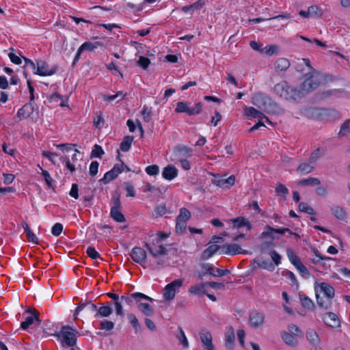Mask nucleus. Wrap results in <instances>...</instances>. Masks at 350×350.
<instances>
[{
  "label": "nucleus",
  "mask_w": 350,
  "mask_h": 350,
  "mask_svg": "<svg viewBox=\"0 0 350 350\" xmlns=\"http://www.w3.org/2000/svg\"><path fill=\"white\" fill-rule=\"evenodd\" d=\"M112 206L111 208L110 215L117 222H124L126 219L124 215L121 213V202L120 196H113L111 198Z\"/></svg>",
  "instance_id": "3"
},
{
  "label": "nucleus",
  "mask_w": 350,
  "mask_h": 350,
  "mask_svg": "<svg viewBox=\"0 0 350 350\" xmlns=\"http://www.w3.org/2000/svg\"><path fill=\"white\" fill-rule=\"evenodd\" d=\"M38 314L36 312V310H34V314L33 315H31V316H28L25 318V320L21 323V327L23 329H27L29 325H31V324H33L34 320L37 321L38 322H40L39 318H38Z\"/></svg>",
  "instance_id": "29"
},
{
  "label": "nucleus",
  "mask_w": 350,
  "mask_h": 350,
  "mask_svg": "<svg viewBox=\"0 0 350 350\" xmlns=\"http://www.w3.org/2000/svg\"><path fill=\"white\" fill-rule=\"evenodd\" d=\"M331 212L338 219L345 220L347 218L345 211L340 206H334L331 207Z\"/></svg>",
  "instance_id": "30"
},
{
  "label": "nucleus",
  "mask_w": 350,
  "mask_h": 350,
  "mask_svg": "<svg viewBox=\"0 0 350 350\" xmlns=\"http://www.w3.org/2000/svg\"><path fill=\"white\" fill-rule=\"evenodd\" d=\"M203 4H204V0H198V1H196V3H194L191 5L183 6L182 8V10L184 12H193L195 10L201 9Z\"/></svg>",
  "instance_id": "37"
},
{
  "label": "nucleus",
  "mask_w": 350,
  "mask_h": 350,
  "mask_svg": "<svg viewBox=\"0 0 350 350\" xmlns=\"http://www.w3.org/2000/svg\"><path fill=\"white\" fill-rule=\"evenodd\" d=\"M309 14L311 17L313 18H321L323 15V10L317 5H313L308 8Z\"/></svg>",
  "instance_id": "39"
},
{
  "label": "nucleus",
  "mask_w": 350,
  "mask_h": 350,
  "mask_svg": "<svg viewBox=\"0 0 350 350\" xmlns=\"http://www.w3.org/2000/svg\"><path fill=\"white\" fill-rule=\"evenodd\" d=\"M273 233H274V228L267 225L265 227V230H264L261 233L260 237L261 238L269 237L271 239H275V237L273 236Z\"/></svg>",
  "instance_id": "51"
},
{
  "label": "nucleus",
  "mask_w": 350,
  "mask_h": 350,
  "mask_svg": "<svg viewBox=\"0 0 350 350\" xmlns=\"http://www.w3.org/2000/svg\"><path fill=\"white\" fill-rule=\"evenodd\" d=\"M36 65L37 68L36 71H34V74L36 75L40 76H51L55 72V70L51 69L48 64L43 60H37Z\"/></svg>",
  "instance_id": "11"
},
{
  "label": "nucleus",
  "mask_w": 350,
  "mask_h": 350,
  "mask_svg": "<svg viewBox=\"0 0 350 350\" xmlns=\"http://www.w3.org/2000/svg\"><path fill=\"white\" fill-rule=\"evenodd\" d=\"M245 114L247 117L258 118L259 120H261L262 117H265V114L252 107H249L245 109Z\"/></svg>",
  "instance_id": "33"
},
{
  "label": "nucleus",
  "mask_w": 350,
  "mask_h": 350,
  "mask_svg": "<svg viewBox=\"0 0 350 350\" xmlns=\"http://www.w3.org/2000/svg\"><path fill=\"white\" fill-rule=\"evenodd\" d=\"M124 168H126L127 171L130 170V169L126 165H125L123 162H121V163L116 164L111 170L118 176V174H120Z\"/></svg>",
  "instance_id": "59"
},
{
  "label": "nucleus",
  "mask_w": 350,
  "mask_h": 350,
  "mask_svg": "<svg viewBox=\"0 0 350 350\" xmlns=\"http://www.w3.org/2000/svg\"><path fill=\"white\" fill-rule=\"evenodd\" d=\"M314 163H310L308 161V163L304 162L300 163L297 169V172L301 174H309L314 170Z\"/></svg>",
  "instance_id": "25"
},
{
  "label": "nucleus",
  "mask_w": 350,
  "mask_h": 350,
  "mask_svg": "<svg viewBox=\"0 0 350 350\" xmlns=\"http://www.w3.org/2000/svg\"><path fill=\"white\" fill-rule=\"evenodd\" d=\"M252 100L255 106L266 112H269L271 105V100L269 97L261 93H257L252 96Z\"/></svg>",
  "instance_id": "5"
},
{
  "label": "nucleus",
  "mask_w": 350,
  "mask_h": 350,
  "mask_svg": "<svg viewBox=\"0 0 350 350\" xmlns=\"http://www.w3.org/2000/svg\"><path fill=\"white\" fill-rule=\"evenodd\" d=\"M202 111V103H198L195 107H191L189 103L178 102L176 104L175 111L176 113H186L189 116L198 115Z\"/></svg>",
  "instance_id": "2"
},
{
  "label": "nucleus",
  "mask_w": 350,
  "mask_h": 350,
  "mask_svg": "<svg viewBox=\"0 0 350 350\" xmlns=\"http://www.w3.org/2000/svg\"><path fill=\"white\" fill-rule=\"evenodd\" d=\"M314 254L315 255V258H312V262L314 264H317L320 262L321 260H332L333 258L331 257L324 256H323L317 250H314Z\"/></svg>",
  "instance_id": "55"
},
{
  "label": "nucleus",
  "mask_w": 350,
  "mask_h": 350,
  "mask_svg": "<svg viewBox=\"0 0 350 350\" xmlns=\"http://www.w3.org/2000/svg\"><path fill=\"white\" fill-rule=\"evenodd\" d=\"M269 255L276 266L281 263V256L275 250L271 251Z\"/></svg>",
  "instance_id": "60"
},
{
  "label": "nucleus",
  "mask_w": 350,
  "mask_h": 350,
  "mask_svg": "<svg viewBox=\"0 0 350 350\" xmlns=\"http://www.w3.org/2000/svg\"><path fill=\"white\" fill-rule=\"evenodd\" d=\"M63 230V226L60 223H56L54 224V226L52 227L51 229V233L55 236H59Z\"/></svg>",
  "instance_id": "62"
},
{
  "label": "nucleus",
  "mask_w": 350,
  "mask_h": 350,
  "mask_svg": "<svg viewBox=\"0 0 350 350\" xmlns=\"http://www.w3.org/2000/svg\"><path fill=\"white\" fill-rule=\"evenodd\" d=\"M70 329L69 326H63L58 336L62 338L63 343L73 347L76 344L77 338L75 332Z\"/></svg>",
  "instance_id": "6"
},
{
  "label": "nucleus",
  "mask_w": 350,
  "mask_h": 350,
  "mask_svg": "<svg viewBox=\"0 0 350 350\" xmlns=\"http://www.w3.org/2000/svg\"><path fill=\"white\" fill-rule=\"evenodd\" d=\"M298 208H299V210L301 212L306 213L310 214V215H314V209L311 206H309L305 202H300L299 204Z\"/></svg>",
  "instance_id": "53"
},
{
  "label": "nucleus",
  "mask_w": 350,
  "mask_h": 350,
  "mask_svg": "<svg viewBox=\"0 0 350 350\" xmlns=\"http://www.w3.org/2000/svg\"><path fill=\"white\" fill-rule=\"evenodd\" d=\"M38 167L40 168V170L42 171V176L44 178V180H45L46 185H48V187H52L53 179L50 175V174L48 172V171L43 170L40 165H38Z\"/></svg>",
  "instance_id": "58"
},
{
  "label": "nucleus",
  "mask_w": 350,
  "mask_h": 350,
  "mask_svg": "<svg viewBox=\"0 0 350 350\" xmlns=\"http://www.w3.org/2000/svg\"><path fill=\"white\" fill-rule=\"evenodd\" d=\"M324 323L332 327L337 328L340 326V322L337 315L334 312H327L323 317Z\"/></svg>",
  "instance_id": "14"
},
{
  "label": "nucleus",
  "mask_w": 350,
  "mask_h": 350,
  "mask_svg": "<svg viewBox=\"0 0 350 350\" xmlns=\"http://www.w3.org/2000/svg\"><path fill=\"white\" fill-rule=\"evenodd\" d=\"M127 318L129 321L130 324L133 327L135 332L137 333L140 331V325L139 323L138 319L135 317V315L133 313H129L127 314Z\"/></svg>",
  "instance_id": "40"
},
{
  "label": "nucleus",
  "mask_w": 350,
  "mask_h": 350,
  "mask_svg": "<svg viewBox=\"0 0 350 350\" xmlns=\"http://www.w3.org/2000/svg\"><path fill=\"white\" fill-rule=\"evenodd\" d=\"M290 65L288 59L284 57L278 58L274 63V67L277 72L286 71Z\"/></svg>",
  "instance_id": "21"
},
{
  "label": "nucleus",
  "mask_w": 350,
  "mask_h": 350,
  "mask_svg": "<svg viewBox=\"0 0 350 350\" xmlns=\"http://www.w3.org/2000/svg\"><path fill=\"white\" fill-rule=\"evenodd\" d=\"M191 218V213L185 208H181L180 209L179 215L177 216L176 219L180 221H184L187 222Z\"/></svg>",
  "instance_id": "43"
},
{
  "label": "nucleus",
  "mask_w": 350,
  "mask_h": 350,
  "mask_svg": "<svg viewBox=\"0 0 350 350\" xmlns=\"http://www.w3.org/2000/svg\"><path fill=\"white\" fill-rule=\"evenodd\" d=\"M315 293H320L325 297L332 300V299L334 297L335 291L334 288L329 284L321 282L315 286Z\"/></svg>",
  "instance_id": "8"
},
{
  "label": "nucleus",
  "mask_w": 350,
  "mask_h": 350,
  "mask_svg": "<svg viewBox=\"0 0 350 350\" xmlns=\"http://www.w3.org/2000/svg\"><path fill=\"white\" fill-rule=\"evenodd\" d=\"M150 63V59L148 57L144 56H140L137 62L138 65L144 69H146L148 67Z\"/></svg>",
  "instance_id": "64"
},
{
  "label": "nucleus",
  "mask_w": 350,
  "mask_h": 350,
  "mask_svg": "<svg viewBox=\"0 0 350 350\" xmlns=\"http://www.w3.org/2000/svg\"><path fill=\"white\" fill-rule=\"evenodd\" d=\"M219 250H221V246L217 245H211L204 250L202 254V258L204 260L208 259Z\"/></svg>",
  "instance_id": "28"
},
{
  "label": "nucleus",
  "mask_w": 350,
  "mask_h": 350,
  "mask_svg": "<svg viewBox=\"0 0 350 350\" xmlns=\"http://www.w3.org/2000/svg\"><path fill=\"white\" fill-rule=\"evenodd\" d=\"M145 246L150 254L154 258H158L160 256H165L167 254V249L162 245H160L158 247H152L150 244L146 243H145Z\"/></svg>",
  "instance_id": "15"
},
{
  "label": "nucleus",
  "mask_w": 350,
  "mask_h": 350,
  "mask_svg": "<svg viewBox=\"0 0 350 350\" xmlns=\"http://www.w3.org/2000/svg\"><path fill=\"white\" fill-rule=\"evenodd\" d=\"M131 257L135 262L143 265L146 261V252L139 247H135L133 248L131 254Z\"/></svg>",
  "instance_id": "12"
},
{
  "label": "nucleus",
  "mask_w": 350,
  "mask_h": 350,
  "mask_svg": "<svg viewBox=\"0 0 350 350\" xmlns=\"http://www.w3.org/2000/svg\"><path fill=\"white\" fill-rule=\"evenodd\" d=\"M298 185L299 186H307V185H319L321 184V181L317 178H308L306 179L301 180L298 182Z\"/></svg>",
  "instance_id": "41"
},
{
  "label": "nucleus",
  "mask_w": 350,
  "mask_h": 350,
  "mask_svg": "<svg viewBox=\"0 0 350 350\" xmlns=\"http://www.w3.org/2000/svg\"><path fill=\"white\" fill-rule=\"evenodd\" d=\"M121 299L122 302L124 301L126 304L130 306L133 305L134 301L135 302L136 304L141 301H148L150 302L154 301V299L142 293H134L131 295H122Z\"/></svg>",
  "instance_id": "7"
},
{
  "label": "nucleus",
  "mask_w": 350,
  "mask_h": 350,
  "mask_svg": "<svg viewBox=\"0 0 350 350\" xmlns=\"http://www.w3.org/2000/svg\"><path fill=\"white\" fill-rule=\"evenodd\" d=\"M86 253L92 259H96L100 258L99 253L93 247H88L86 250Z\"/></svg>",
  "instance_id": "63"
},
{
  "label": "nucleus",
  "mask_w": 350,
  "mask_h": 350,
  "mask_svg": "<svg viewBox=\"0 0 350 350\" xmlns=\"http://www.w3.org/2000/svg\"><path fill=\"white\" fill-rule=\"evenodd\" d=\"M111 306H114L116 309V313L117 315L123 317L124 316V311L122 308V301L121 299H120L118 301L111 302Z\"/></svg>",
  "instance_id": "48"
},
{
  "label": "nucleus",
  "mask_w": 350,
  "mask_h": 350,
  "mask_svg": "<svg viewBox=\"0 0 350 350\" xmlns=\"http://www.w3.org/2000/svg\"><path fill=\"white\" fill-rule=\"evenodd\" d=\"M104 154V151L101 146L99 145H94L93 150L91 152V158H101Z\"/></svg>",
  "instance_id": "46"
},
{
  "label": "nucleus",
  "mask_w": 350,
  "mask_h": 350,
  "mask_svg": "<svg viewBox=\"0 0 350 350\" xmlns=\"http://www.w3.org/2000/svg\"><path fill=\"white\" fill-rule=\"evenodd\" d=\"M142 116L146 122H149L151 119V110L146 105L143 107Z\"/></svg>",
  "instance_id": "61"
},
{
  "label": "nucleus",
  "mask_w": 350,
  "mask_h": 350,
  "mask_svg": "<svg viewBox=\"0 0 350 350\" xmlns=\"http://www.w3.org/2000/svg\"><path fill=\"white\" fill-rule=\"evenodd\" d=\"M234 227L239 228L241 227L245 226L247 230H250L252 228L251 224L244 217H239L232 220Z\"/></svg>",
  "instance_id": "34"
},
{
  "label": "nucleus",
  "mask_w": 350,
  "mask_h": 350,
  "mask_svg": "<svg viewBox=\"0 0 350 350\" xmlns=\"http://www.w3.org/2000/svg\"><path fill=\"white\" fill-rule=\"evenodd\" d=\"M316 293L317 303L319 307L327 309L330 307L332 304V300L329 299L325 297L323 295L320 293Z\"/></svg>",
  "instance_id": "27"
},
{
  "label": "nucleus",
  "mask_w": 350,
  "mask_h": 350,
  "mask_svg": "<svg viewBox=\"0 0 350 350\" xmlns=\"http://www.w3.org/2000/svg\"><path fill=\"white\" fill-rule=\"evenodd\" d=\"M33 108L31 103L25 105L23 107L18 109L17 115L20 117L27 118L33 112Z\"/></svg>",
  "instance_id": "36"
},
{
  "label": "nucleus",
  "mask_w": 350,
  "mask_h": 350,
  "mask_svg": "<svg viewBox=\"0 0 350 350\" xmlns=\"http://www.w3.org/2000/svg\"><path fill=\"white\" fill-rule=\"evenodd\" d=\"M299 299L301 303V305L303 307L307 308V309H312L314 308V303L313 301L306 295H300Z\"/></svg>",
  "instance_id": "42"
},
{
  "label": "nucleus",
  "mask_w": 350,
  "mask_h": 350,
  "mask_svg": "<svg viewBox=\"0 0 350 350\" xmlns=\"http://www.w3.org/2000/svg\"><path fill=\"white\" fill-rule=\"evenodd\" d=\"M258 266L261 269H266L269 271H273L275 269V267L273 263L269 260H262L259 262H258Z\"/></svg>",
  "instance_id": "50"
},
{
  "label": "nucleus",
  "mask_w": 350,
  "mask_h": 350,
  "mask_svg": "<svg viewBox=\"0 0 350 350\" xmlns=\"http://www.w3.org/2000/svg\"><path fill=\"white\" fill-rule=\"evenodd\" d=\"M287 329H288L287 332L291 333L292 335L295 336V337L302 336L301 330L296 325L290 324L288 326Z\"/></svg>",
  "instance_id": "49"
},
{
  "label": "nucleus",
  "mask_w": 350,
  "mask_h": 350,
  "mask_svg": "<svg viewBox=\"0 0 350 350\" xmlns=\"http://www.w3.org/2000/svg\"><path fill=\"white\" fill-rule=\"evenodd\" d=\"M235 183V176L234 175H231L228 178H219L218 179H215L213 180V183L218 187H230L232 186Z\"/></svg>",
  "instance_id": "16"
},
{
  "label": "nucleus",
  "mask_w": 350,
  "mask_h": 350,
  "mask_svg": "<svg viewBox=\"0 0 350 350\" xmlns=\"http://www.w3.org/2000/svg\"><path fill=\"white\" fill-rule=\"evenodd\" d=\"M303 63L309 68L310 72L305 75L306 79L300 86V90L291 88L286 81H282L275 85V93L286 100L300 99L306 94L315 90L320 84V74L310 64L308 59H302Z\"/></svg>",
  "instance_id": "1"
},
{
  "label": "nucleus",
  "mask_w": 350,
  "mask_h": 350,
  "mask_svg": "<svg viewBox=\"0 0 350 350\" xmlns=\"http://www.w3.org/2000/svg\"><path fill=\"white\" fill-rule=\"evenodd\" d=\"M176 157L180 159H186L192 154V150L184 146H177L175 148Z\"/></svg>",
  "instance_id": "19"
},
{
  "label": "nucleus",
  "mask_w": 350,
  "mask_h": 350,
  "mask_svg": "<svg viewBox=\"0 0 350 350\" xmlns=\"http://www.w3.org/2000/svg\"><path fill=\"white\" fill-rule=\"evenodd\" d=\"M202 269L205 271V273L211 275L214 277H221L230 273L228 269H221L214 267L213 264L204 263L202 265Z\"/></svg>",
  "instance_id": "9"
},
{
  "label": "nucleus",
  "mask_w": 350,
  "mask_h": 350,
  "mask_svg": "<svg viewBox=\"0 0 350 350\" xmlns=\"http://www.w3.org/2000/svg\"><path fill=\"white\" fill-rule=\"evenodd\" d=\"M286 232H288V237H293L295 239H298L299 237V235L297 233L291 232L287 228H278V229L274 228V233H278V234H284Z\"/></svg>",
  "instance_id": "54"
},
{
  "label": "nucleus",
  "mask_w": 350,
  "mask_h": 350,
  "mask_svg": "<svg viewBox=\"0 0 350 350\" xmlns=\"http://www.w3.org/2000/svg\"><path fill=\"white\" fill-rule=\"evenodd\" d=\"M234 332L232 327L225 334V342L228 348H232L234 341Z\"/></svg>",
  "instance_id": "35"
},
{
  "label": "nucleus",
  "mask_w": 350,
  "mask_h": 350,
  "mask_svg": "<svg viewBox=\"0 0 350 350\" xmlns=\"http://www.w3.org/2000/svg\"><path fill=\"white\" fill-rule=\"evenodd\" d=\"M183 285V280L177 279L167 284L163 288V298L166 301H170L175 297L176 293Z\"/></svg>",
  "instance_id": "4"
},
{
  "label": "nucleus",
  "mask_w": 350,
  "mask_h": 350,
  "mask_svg": "<svg viewBox=\"0 0 350 350\" xmlns=\"http://www.w3.org/2000/svg\"><path fill=\"white\" fill-rule=\"evenodd\" d=\"M281 337L284 342L288 346L296 347L298 344L297 338L286 331L281 333Z\"/></svg>",
  "instance_id": "23"
},
{
  "label": "nucleus",
  "mask_w": 350,
  "mask_h": 350,
  "mask_svg": "<svg viewBox=\"0 0 350 350\" xmlns=\"http://www.w3.org/2000/svg\"><path fill=\"white\" fill-rule=\"evenodd\" d=\"M348 134H350V119H348L343 122L338 133V135L341 136Z\"/></svg>",
  "instance_id": "45"
},
{
  "label": "nucleus",
  "mask_w": 350,
  "mask_h": 350,
  "mask_svg": "<svg viewBox=\"0 0 350 350\" xmlns=\"http://www.w3.org/2000/svg\"><path fill=\"white\" fill-rule=\"evenodd\" d=\"M206 286H207V284H206V282L198 284L191 286L189 288V291L191 294L200 296V295L206 293L205 288Z\"/></svg>",
  "instance_id": "26"
},
{
  "label": "nucleus",
  "mask_w": 350,
  "mask_h": 350,
  "mask_svg": "<svg viewBox=\"0 0 350 350\" xmlns=\"http://www.w3.org/2000/svg\"><path fill=\"white\" fill-rule=\"evenodd\" d=\"M249 321L252 327L258 328L264 323L265 314L262 312L252 311L250 313Z\"/></svg>",
  "instance_id": "10"
},
{
  "label": "nucleus",
  "mask_w": 350,
  "mask_h": 350,
  "mask_svg": "<svg viewBox=\"0 0 350 350\" xmlns=\"http://www.w3.org/2000/svg\"><path fill=\"white\" fill-rule=\"evenodd\" d=\"M113 312L111 303L107 302L106 306H103L98 308L96 313L94 314L95 318L108 317Z\"/></svg>",
  "instance_id": "18"
},
{
  "label": "nucleus",
  "mask_w": 350,
  "mask_h": 350,
  "mask_svg": "<svg viewBox=\"0 0 350 350\" xmlns=\"http://www.w3.org/2000/svg\"><path fill=\"white\" fill-rule=\"evenodd\" d=\"M306 338L313 345H317L319 342V338L317 333L312 329H309L306 332Z\"/></svg>",
  "instance_id": "31"
},
{
  "label": "nucleus",
  "mask_w": 350,
  "mask_h": 350,
  "mask_svg": "<svg viewBox=\"0 0 350 350\" xmlns=\"http://www.w3.org/2000/svg\"><path fill=\"white\" fill-rule=\"evenodd\" d=\"M178 170L173 165H168L163 168L162 176L167 180H172L178 176Z\"/></svg>",
  "instance_id": "17"
},
{
  "label": "nucleus",
  "mask_w": 350,
  "mask_h": 350,
  "mask_svg": "<svg viewBox=\"0 0 350 350\" xmlns=\"http://www.w3.org/2000/svg\"><path fill=\"white\" fill-rule=\"evenodd\" d=\"M145 171L150 176H156L159 172V167L157 165H148L146 167Z\"/></svg>",
  "instance_id": "56"
},
{
  "label": "nucleus",
  "mask_w": 350,
  "mask_h": 350,
  "mask_svg": "<svg viewBox=\"0 0 350 350\" xmlns=\"http://www.w3.org/2000/svg\"><path fill=\"white\" fill-rule=\"evenodd\" d=\"M86 309L88 312H95V314L96 313L97 310H98V308H97V306L91 303V302H88V303H81L78 306L77 308H76L75 310V315L77 316L79 314V312L81 311H82L83 309Z\"/></svg>",
  "instance_id": "22"
},
{
  "label": "nucleus",
  "mask_w": 350,
  "mask_h": 350,
  "mask_svg": "<svg viewBox=\"0 0 350 350\" xmlns=\"http://www.w3.org/2000/svg\"><path fill=\"white\" fill-rule=\"evenodd\" d=\"M133 141V136L124 137L123 141L120 143V148L123 152H128L131 148L132 142Z\"/></svg>",
  "instance_id": "38"
},
{
  "label": "nucleus",
  "mask_w": 350,
  "mask_h": 350,
  "mask_svg": "<svg viewBox=\"0 0 350 350\" xmlns=\"http://www.w3.org/2000/svg\"><path fill=\"white\" fill-rule=\"evenodd\" d=\"M278 51V47L276 45H269L263 48L262 53H265L268 55H272L276 53Z\"/></svg>",
  "instance_id": "57"
},
{
  "label": "nucleus",
  "mask_w": 350,
  "mask_h": 350,
  "mask_svg": "<svg viewBox=\"0 0 350 350\" xmlns=\"http://www.w3.org/2000/svg\"><path fill=\"white\" fill-rule=\"evenodd\" d=\"M287 256L290 260V262L295 266L300 261L297 256L293 252V251L291 249H288L286 251Z\"/></svg>",
  "instance_id": "52"
},
{
  "label": "nucleus",
  "mask_w": 350,
  "mask_h": 350,
  "mask_svg": "<svg viewBox=\"0 0 350 350\" xmlns=\"http://www.w3.org/2000/svg\"><path fill=\"white\" fill-rule=\"evenodd\" d=\"M325 154V150L321 148L315 149L310 154L309 157V161L310 163H315L321 157Z\"/></svg>",
  "instance_id": "32"
},
{
  "label": "nucleus",
  "mask_w": 350,
  "mask_h": 350,
  "mask_svg": "<svg viewBox=\"0 0 350 350\" xmlns=\"http://www.w3.org/2000/svg\"><path fill=\"white\" fill-rule=\"evenodd\" d=\"M117 176V174L111 170L105 174L103 178L100 179V181L106 184L114 180Z\"/></svg>",
  "instance_id": "47"
},
{
  "label": "nucleus",
  "mask_w": 350,
  "mask_h": 350,
  "mask_svg": "<svg viewBox=\"0 0 350 350\" xmlns=\"http://www.w3.org/2000/svg\"><path fill=\"white\" fill-rule=\"evenodd\" d=\"M200 337L202 342L204 345V348L214 347L212 342V335L209 332L202 330L200 333Z\"/></svg>",
  "instance_id": "24"
},
{
  "label": "nucleus",
  "mask_w": 350,
  "mask_h": 350,
  "mask_svg": "<svg viewBox=\"0 0 350 350\" xmlns=\"http://www.w3.org/2000/svg\"><path fill=\"white\" fill-rule=\"evenodd\" d=\"M245 252L237 244H225L221 246V254L234 256Z\"/></svg>",
  "instance_id": "13"
},
{
  "label": "nucleus",
  "mask_w": 350,
  "mask_h": 350,
  "mask_svg": "<svg viewBox=\"0 0 350 350\" xmlns=\"http://www.w3.org/2000/svg\"><path fill=\"white\" fill-rule=\"evenodd\" d=\"M137 307L140 312L147 317H151L154 314L153 308L147 302L139 301L137 304Z\"/></svg>",
  "instance_id": "20"
},
{
  "label": "nucleus",
  "mask_w": 350,
  "mask_h": 350,
  "mask_svg": "<svg viewBox=\"0 0 350 350\" xmlns=\"http://www.w3.org/2000/svg\"><path fill=\"white\" fill-rule=\"evenodd\" d=\"M100 44L97 42H95V43H92V42H85L84 43H83L81 46H80V49H81V51H93L95 49H96L98 46H100Z\"/></svg>",
  "instance_id": "44"
}]
</instances>
